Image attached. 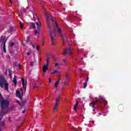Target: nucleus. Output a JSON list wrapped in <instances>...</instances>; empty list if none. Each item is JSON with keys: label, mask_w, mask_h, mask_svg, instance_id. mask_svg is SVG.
I'll list each match as a JSON object with an SVG mask.
<instances>
[{"label": "nucleus", "mask_w": 131, "mask_h": 131, "mask_svg": "<svg viewBox=\"0 0 131 131\" xmlns=\"http://www.w3.org/2000/svg\"><path fill=\"white\" fill-rule=\"evenodd\" d=\"M45 16L46 17V21L47 23V26H48V28L49 29V35L50 37V39L51 40V43L53 46L56 45V41H55V38L57 35V32L59 33V34L61 36L62 38L63 41H64V38H63V35L62 34V30L59 27V24H57V21H55L53 19V17L52 15L50 14L49 12H46L45 13ZM51 21L53 25V27L55 28L56 30L54 29L52 30V25H51Z\"/></svg>", "instance_id": "nucleus-1"}, {"label": "nucleus", "mask_w": 131, "mask_h": 131, "mask_svg": "<svg viewBox=\"0 0 131 131\" xmlns=\"http://www.w3.org/2000/svg\"><path fill=\"white\" fill-rule=\"evenodd\" d=\"M99 99H96L95 101L91 102L90 105H92V108L96 107V105L101 107V106H106L108 104V102L105 100L103 96L100 95Z\"/></svg>", "instance_id": "nucleus-2"}, {"label": "nucleus", "mask_w": 131, "mask_h": 131, "mask_svg": "<svg viewBox=\"0 0 131 131\" xmlns=\"http://www.w3.org/2000/svg\"><path fill=\"white\" fill-rule=\"evenodd\" d=\"M0 103L1 104V111H2L3 114H7L8 113V111L6 112H4V110L6 109L10 104L9 102V100L8 98L6 99V100H4V97L2 96V94L0 92Z\"/></svg>", "instance_id": "nucleus-3"}, {"label": "nucleus", "mask_w": 131, "mask_h": 131, "mask_svg": "<svg viewBox=\"0 0 131 131\" xmlns=\"http://www.w3.org/2000/svg\"><path fill=\"white\" fill-rule=\"evenodd\" d=\"M0 86L2 88L5 86L6 91L9 92V82L7 81L4 75H0Z\"/></svg>", "instance_id": "nucleus-4"}, {"label": "nucleus", "mask_w": 131, "mask_h": 131, "mask_svg": "<svg viewBox=\"0 0 131 131\" xmlns=\"http://www.w3.org/2000/svg\"><path fill=\"white\" fill-rule=\"evenodd\" d=\"M37 21H36V25L37 29L34 32L35 35H36L37 34H39V31L40 30V27L41 26V23H40V20H39V18H37Z\"/></svg>", "instance_id": "nucleus-5"}, {"label": "nucleus", "mask_w": 131, "mask_h": 131, "mask_svg": "<svg viewBox=\"0 0 131 131\" xmlns=\"http://www.w3.org/2000/svg\"><path fill=\"white\" fill-rule=\"evenodd\" d=\"M60 98H61V95H58V97L56 99L55 104L53 108V112L56 113L58 111V106L59 105V101H60Z\"/></svg>", "instance_id": "nucleus-6"}, {"label": "nucleus", "mask_w": 131, "mask_h": 131, "mask_svg": "<svg viewBox=\"0 0 131 131\" xmlns=\"http://www.w3.org/2000/svg\"><path fill=\"white\" fill-rule=\"evenodd\" d=\"M66 54H69L70 55H72V51L71 49L68 48L66 49L63 53V55H66Z\"/></svg>", "instance_id": "nucleus-7"}, {"label": "nucleus", "mask_w": 131, "mask_h": 131, "mask_svg": "<svg viewBox=\"0 0 131 131\" xmlns=\"http://www.w3.org/2000/svg\"><path fill=\"white\" fill-rule=\"evenodd\" d=\"M0 42H2V45H6V42H7V39H6V36H1V39L0 41Z\"/></svg>", "instance_id": "nucleus-8"}, {"label": "nucleus", "mask_w": 131, "mask_h": 131, "mask_svg": "<svg viewBox=\"0 0 131 131\" xmlns=\"http://www.w3.org/2000/svg\"><path fill=\"white\" fill-rule=\"evenodd\" d=\"M49 67V64H45L43 65L42 67V71H43V74H45L46 72H47V70H48V68Z\"/></svg>", "instance_id": "nucleus-9"}, {"label": "nucleus", "mask_w": 131, "mask_h": 131, "mask_svg": "<svg viewBox=\"0 0 131 131\" xmlns=\"http://www.w3.org/2000/svg\"><path fill=\"white\" fill-rule=\"evenodd\" d=\"M118 108L119 111H120V112H122L123 110H124V106L122 104H119L118 106Z\"/></svg>", "instance_id": "nucleus-10"}, {"label": "nucleus", "mask_w": 131, "mask_h": 131, "mask_svg": "<svg viewBox=\"0 0 131 131\" xmlns=\"http://www.w3.org/2000/svg\"><path fill=\"white\" fill-rule=\"evenodd\" d=\"M68 82H69V77L66 75L65 81L64 82V85H66V84H68Z\"/></svg>", "instance_id": "nucleus-11"}, {"label": "nucleus", "mask_w": 131, "mask_h": 131, "mask_svg": "<svg viewBox=\"0 0 131 131\" xmlns=\"http://www.w3.org/2000/svg\"><path fill=\"white\" fill-rule=\"evenodd\" d=\"M21 81H22L23 86L24 89H25V92H26V86H25V80L24 79V78H21Z\"/></svg>", "instance_id": "nucleus-12"}, {"label": "nucleus", "mask_w": 131, "mask_h": 131, "mask_svg": "<svg viewBox=\"0 0 131 131\" xmlns=\"http://www.w3.org/2000/svg\"><path fill=\"white\" fill-rule=\"evenodd\" d=\"M13 82L14 83V85L16 86V85H17V79H16V76H14L13 78Z\"/></svg>", "instance_id": "nucleus-13"}, {"label": "nucleus", "mask_w": 131, "mask_h": 131, "mask_svg": "<svg viewBox=\"0 0 131 131\" xmlns=\"http://www.w3.org/2000/svg\"><path fill=\"white\" fill-rule=\"evenodd\" d=\"M72 128L74 131H80V128H75L74 126H72Z\"/></svg>", "instance_id": "nucleus-14"}, {"label": "nucleus", "mask_w": 131, "mask_h": 131, "mask_svg": "<svg viewBox=\"0 0 131 131\" xmlns=\"http://www.w3.org/2000/svg\"><path fill=\"white\" fill-rule=\"evenodd\" d=\"M55 73H59V70L58 69L54 70L51 73V74H55Z\"/></svg>", "instance_id": "nucleus-15"}, {"label": "nucleus", "mask_w": 131, "mask_h": 131, "mask_svg": "<svg viewBox=\"0 0 131 131\" xmlns=\"http://www.w3.org/2000/svg\"><path fill=\"white\" fill-rule=\"evenodd\" d=\"M16 94L18 96V98H19V99H22V96H21L19 91H16Z\"/></svg>", "instance_id": "nucleus-16"}, {"label": "nucleus", "mask_w": 131, "mask_h": 131, "mask_svg": "<svg viewBox=\"0 0 131 131\" xmlns=\"http://www.w3.org/2000/svg\"><path fill=\"white\" fill-rule=\"evenodd\" d=\"M79 102L78 101H76L75 105H74V109L75 110H76V108H77V106H78Z\"/></svg>", "instance_id": "nucleus-17"}, {"label": "nucleus", "mask_w": 131, "mask_h": 131, "mask_svg": "<svg viewBox=\"0 0 131 131\" xmlns=\"http://www.w3.org/2000/svg\"><path fill=\"white\" fill-rule=\"evenodd\" d=\"M3 51L4 52V53H7V50H6V45H3Z\"/></svg>", "instance_id": "nucleus-18"}, {"label": "nucleus", "mask_w": 131, "mask_h": 131, "mask_svg": "<svg viewBox=\"0 0 131 131\" xmlns=\"http://www.w3.org/2000/svg\"><path fill=\"white\" fill-rule=\"evenodd\" d=\"M49 61H50V57L47 56L46 59V64H48V65H49Z\"/></svg>", "instance_id": "nucleus-19"}, {"label": "nucleus", "mask_w": 131, "mask_h": 131, "mask_svg": "<svg viewBox=\"0 0 131 131\" xmlns=\"http://www.w3.org/2000/svg\"><path fill=\"white\" fill-rule=\"evenodd\" d=\"M59 83H60V82L57 81L55 83V88H58V85H59Z\"/></svg>", "instance_id": "nucleus-20"}, {"label": "nucleus", "mask_w": 131, "mask_h": 131, "mask_svg": "<svg viewBox=\"0 0 131 131\" xmlns=\"http://www.w3.org/2000/svg\"><path fill=\"white\" fill-rule=\"evenodd\" d=\"M55 68H58V67H60V64H59L58 63L56 62L55 63Z\"/></svg>", "instance_id": "nucleus-21"}, {"label": "nucleus", "mask_w": 131, "mask_h": 131, "mask_svg": "<svg viewBox=\"0 0 131 131\" xmlns=\"http://www.w3.org/2000/svg\"><path fill=\"white\" fill-rule=\"evenodd\" d=\"M1 125V126H5V125H6V123H5V122H1L0 126Z\"/></svg>", "instance_id": "nucleus-22"}, {"label": "nucleus", "mask_w": 131, "mask_h": 131, "mask_svg": "<svg viewBox=\"0 0 131 131\" xmlns=\"http://www.w3.org/2000/svg\"><path fill=\"white\" fill-rule=\"evenodd\" d=\"M63 61L64 64H67V62H68V59L67 58H65L63 59Z\"/></svg>", "instance_id": "nucleus-23"}, {"label": "nucleus", "mask_w": 131, "mask_h": 131, "mask_svg": "<svg viewBox=\"0 0 131 131\" xmlns=\"http://www.w3.org/2000/svg\"><path fill=\"white\" fill-rule=\"evenodd\" d=\"M31 28H35V24H34V23H32V26H31Z\"/></svg>", "instance_id": "nucleus-24"}, {"label": "nucleus", "mask_w": 131, "mask_h": 131, "mask_svg": "<svg viewBox=\"0 0 131 131\" xmlns=\"http://www.w3.org/2000/svg\"><path fill=\"white\" fill-rule=\"evenodd\" d=\"M83 84L84 85V89H85V88H86V86L88 85V83L83 82Z\"/></svg>", "instance_id": "nucleus-25"}, {"label": "nucleus", "mask_w": 131, "mask_h": 131, "mask_svg": "<svg viewBox=\"0 0 131 131\" xmlns=\"http://www.w3.org/2000/svg\"><path fill=\"white\" fill-rule=\"evenodd\" d=\"M3 117H4V115L0 114V121H2V119H3Z\"/></svg>", "instance_id": "nucleus-26"}, {"label": "nucleus", "mask_w": 131, "mask_h": 131, "mask_svg": "<svg viewBox=\"0 0 131 131\" xmlns=\"http://www.w3.org/2000/svg\"><path fill=\"white\" fill-rule=\"evenodd\" d=\"M10 31H13L14 30V28H13V27H11L9 29Z\"/></svg>", "instance_id": "nucleus-27"}, {"label": "nucleus", "mask_w": 131, "mask_h": 131, "mask_svg": "<svg viewBox=\"0 0 131 131\" xmlns=\"http://www.w3.org/2000/svg\"><path fill=\"white\" fill-rule=\"evenodd\" d=\"M20 28H23V27H24L23 24L20 23Z\"/></svg>", "instance_id": "nucleus-28"}, {"label": "nucleus", "mask_w": 131, "mask_h": 131, "mask_svg": "<svg viewBox=\"0 0 131 131\" xmlns=\"http://www.w3.org/2000/svg\"><path fill=\"white\" fill-rule=\"evenodd\" d=\"M22 124H23V123H22L20 125L17 126V129H19V128L22 126Z\"/></svg>", "instance_id": "nucleus-29"}, {"label": "nucleus", "mask_w": 131, "mask_h": 131, "mask_svg": "<svg viewBox=\"0 0 131 131\" xmlns=\"http://www.w3.org/2000/svg\"><path fill=\"white\" fill-rule=\"evenodd\" d=\"M49 83H51L52 82V79H51V78H49Z\"/></svg>", "instance_id": "nucleus-30"}, {"label": "nucleus", "mask_w": 131, "mask_h": 131, "mask_svg": "<svg viewBox=\"0 0 131 131\" xmlns=\"http://www.w3.org/2000/svg\"><path fill=\"white\" fill-rule=\"evenodd\" d=\"M36 49H37V51H39V46H37L36 47Z\"/></svg>", "instance_id": "nucleus-31"}, {"label": "nucleus", "mask_w": 131, "mask_h": 131, "mask_svg": "<svg viewBox=\"0 0 131 131\" xmlns=\"http://www.w3.org/2000/svg\"><path fill=\"white\" fill-rule=\"evenodd\" d=\"M30 40V38H29V37H27V41H29V40Z\"/></svg>", "instance_id": "nucleus-32"}, {"label": "nucleus", "mask_w": 131, "mask_h": 131, "mask_svg": "<svg viewBox=\"0 0 131 131\" xmlns=\"http://www.w3.org/2000/svg\"><path fill=\"white\" fill-rule=\"evenodd\" d=\"M27 56H29V55H30V52H28L27 53Z\"/></svg>", "instance_id": "nucleus-33"}, {"label": "nucleus", "mask_w": 131, "mask_h": 131, "mask_svg": "<svg viewBox=\"0 0 131 131\" xmlns=\"http://www.w3.org/2000/svg\"><path fill=\"white\" fill-rule=\"evenodd\" d=\"M34 61L31 62V66H33Z\"/></svg>", "instance_id": "nucleus-34"}, {"label": "nucleus", "mask_w": 131, "mask_h": 131, "mask_svg": "<svg viewBox=\"0 0 131 131\" xmlns=\"http://www.w3.org/2000/svg\"><path fill=\"white\" fill-rule=\"evenodd\" d=\"M61 80V78H58V79L57 81H58V82H60V81Z\"/></svg>", "instance_id": "nucleus-35"}, {"label": "nucleus", "mask_w": 131, "mask_h": 131, "mask_svg": "<svg viewBox=\"0 0 131 131\" xmlns=\"http://www.w3.org/2000/svg\"><path fill=\"white\" fill-rule=\"evenodd\" d=\"M14 45H15V43L12 42L11 44V47H13V46H14Z\"/></svg>", "instance_id": "nucleus-36"}, {"label": "nucleus", "mask_w": 131, "mask_h": 131, "mask_svg": "<svg viewBox=\"0 0 131 131\" xmlns=\"http://www.w3.org/2000/svg\"><path fill=\"white\" fill-rule=\"evenodd\" d=\"M9 76H10V77H12V73H9Z\"/></svg>", "instance_id": "nucleus-37"}, {"label": "nucleus", "mask_w": 131, "mask_h": 131, "mask_svg": "<svg viewBox=\"0 0 131 131\" xmlns=\"http://www.w3.org/2000/svg\"><path fill=\"white\" fill-rule=\"evenodd\" d=\"M31 45L33 48H34V45H33L32 43H31Z\"/></svg>", "instance_id": "nucleus-38"}, {"label": "nucleus", "mask_w": 131, "mask_h": 131, "mask_svg": "<svg viewBox=\"0 0 131 131\" xmlns=\"http://www.w3.org/2000/svg\"><path fill=\"white\" fill-rule=\"evenodd\" d=\"M9 3H10V4H12V3H13V2L12 1V0H9Z\"/></svg>", "instance_id": "nucleus-39"}, {"label": "nucleus", "mask_w": 131, "mask_h": 131, "mask_svg": "<svg viewBox=\"0 0 131 131\" xmlns=\"http://www.w3.org/2000/svg\"><path fill=\"white\" fill-rule=\"evenodd\" d=\"M17 103H18L20 105V102L19 101H17Z\"/></svg>", "instance_id": "nucleus-40"}, {"label": "nucleus", "mask_w": 131, "mask_h": 131, "mask_svg": "<svg viewBox=\"0 0 131 131\" xmlns=\"http://www.w3.org/2000/svg\"><path fill=\"white\" fill-rule=\"evenodd\" d=\"M86 80L87 81H89V77L87 78Z\"/></svg>", "instance_id": "nucleus-41"}, {"label": "nucleus", "mask_w": 131, "mask_h": 131, "mask_svg": "<svg viewBox=\"0 0 131 131\" xmlns=\"http://www.w3.org/2000/svg\"><path fill=\"white\" fill-rule=\"evenodd\" d=\"M23 113H24V114L25 113V111H23Z\"/></svg>", "instance_id": "nucleus-42"}, {"label": "nucleus", "mask_w": 131, "mask_h": 131, "mask_svg": "<svg viewBox=\"0 0 131 131\" xmlns=\"http://www.w3.org/2000/svg\"><path fill=\"white\" fill-rule=\"evenodd\" d=\"M42 45V46H43L45 45V43L43 42Z\"/></svg>", "instance_id": "nucleus-43"}, {"label": "nucleus", "mask_w": 131, "mask_h": 131, "mask_svg": "<svg viewBox=\"0 0 131 131\" xmlns=\"http://www.w3.org/2000/svg\"><path fill=\"white\" fill-rule=\"evenodd\" d=\"M93 111H95V109H93Z\"/></svg>", "instance_id": "nucleus-44"}, {"label": "nucleus", "mask_w": 131, "mask_h": 131, "mask_svg": "<svg viewBox=\"0 0 131 131\" xmlns=\"http://www.w3.org/2000/svg\"><path fill=\"white\" fill-rule=\"evenodd\" d=\"M0 131H3V130H2L0 128Z\"/></svg>", "instance_id": "nucleus-45"}, {"label": "nucleus", "mask_w": 131, "mask_h": 131, "mask_svg": "<svg viewBox=\"0 0 131 131\" xmlns=\"http://www.w3.org/2000/svg\"><path fill=\"white\" fill-rule=\"evenodd\" d=\"M23 46H24V44H23Z\"/></svg>", "instance_id": "nucleus-46"}]
</instances>
